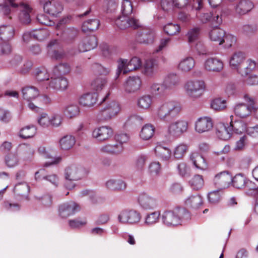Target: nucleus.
<instances>
[{"mask_svg": "<svg viewBox=\"0 0 258 258\" xmlns=\"http://www.w3.org/2000/svg\"><path fill=\"white\" fill-rule=\"evenodd\" d=\"M181 110L182 107L178 102L167 101L162 103L158 107L156 115L160 120L167 121L178 116Z\"/></svg>", "mask_w": 258, "mask_h": 258, "instance_id": "1", "label": "nucleus"}, {"mask_svg": "<svg viewBox=\"0 0 258 258\" xmlns=\"http://www.w3.org/2000/svg\"><path fill=\"white\" fill-rule=\"evenodd\" d=\"M163 223L168 227L181 225L190 219L189 213L184 208H177L165 211L161 216Z\"/></svg>", "mask_w": 258, "mask_h": 258, "instance_id": "2", "label": "nucleus"}, {"mask_svg": "<svg viewBox=\"0 0 258 258\" xmlns=\"http://www.w3.org/2000/svg\"><path fill=\"white\" fill-rule=\"evenodd\" d=\"M88 173L87 169L78 165L73 164L68 166L64 172L65 186L70 189L73 188L75 185L74 181L86 177Z\"/></svg>", "mask_w": 258, "mask_h": 258, "instance_id": "3", "label": "nucleus"}, {"mask_svg": "<svg viewBox=\"0 0 258 258\" xmlns=\"http://www.w3.org/2000/svg\"><path fill=\"white\" fill-rule=\"evenodd\" d=\"M188 127V122L185 119L179 118L172 121L167 126L165 137L167 139L179 138L187 132Z\"/></svg>", "mask_w": 258, "mask_h": 258, "instance_id": "4", "label": "nucleus"}, {"mask_svg": "<svg viewBox=\"0 0 258 258\" xmlns=\"http://www.w3.org/2000/svg\"><path fill=\"white\" fill-rule=\"evenodd\" d=\"M183 88L186 95L195 100L203 96L206 90V84L201 79H191L185 83Z\"/></svg>", "mask_w": 258, "mask_h": 258, "instance_id": "5", "label": "nucleus"}, {"mask_svg": "<svg viewBox=\"0 0 258 258\" xmlns=\"http://www.w3.org/2000/svg\"><path fill=\"white\" fill-rule=\"evenodd\" d=\"M120 110V104L116 101H111L102 106L97 113V117L101 121H109L116 117Z\"/></svg>", "mask_w": 258, "mask_h": 258, "instance_id": "6", "label": "nucleus"}, {"mask_svg": "<svg viewBox=\"0 0 258 258\" xmlns=\"http://www.w3.org/2000/svg\"><path fill=\"white\" fill-rule=\"evenodd\" d=\"M141 213L133 209L122 210L118 216V220L122 224L135 225L139 223L141 220Z\"/></svg>", "mask_w": 258, "mask_h": 258, "instance_id": "7", "label": "nucleus"}, {"mask_svg": "<svg viewBox=\"0 0 258 258\" xmlns=\"http://www.w3.org/2000/svg\"><path fill=\"white\" fill-rule=\"evenodd\" d=\"M113 130L108 125H101L95 127L92 132V138L99 143L109 140L113 136Z\"/></svg>", "mask_w": 258, "mask_h": 258, "instance_id": "8", "label": "nucleus"}, {"mask_svg": "<svg viewBox=\"0 0 258 258\" xmlns=\"http://www.w3.org/2000/svg\"><path fill=\"white\" fill-rule=\"evenodd\" d=\"M138 203L145 210H153L157 206V199L146 192H142L139 195Z\"/></svg>", "mask_w": 258, "mask_h": 258, "instance_id": "9", "label": "nucleus"}, {"mask_svg": "<svg viewBox=\"0 0 258 258\" xmlns=\"http://www.w3.org/2000/svg\"><path fill=\"white\" fill-rule=\"evenodd\" d=\"M213 120L209 116H201L195 123V130L199 134L210 131L213 127Z\"/></svg>", "mask_w": 258, "mask_h": 258, "instance_id": "10", "label": "nucleus"}, {"mask_svg": "<svg viewBox=\"0 0 258 258\" xmlns=\"http://www.w3.org/2000/svg\"><path fill=\"white\" fill-rule=\"evenodd\" d=\"M80 206L73 201L63 203L58 207V213L62 218H67L80 211Z\"/></svg>", "mask_w": 258, "mask_h": 258, "instance_id": "11", "label": "nucleus"}, {"mask_svg": "<svg viewBox=\"0 0 258 258\" xmlns=\"http://www.w3.org/2000/svg\"><path fill=\"white\" fill-rule=\"evenodd\" d=\"M115 24L121 29L128 27L136 29L141 26V23L139 20L134 17H130V16H124L123 15L115 20Z\"/></svg>", "mask_w": 258, "mask_h": 258, "instance_id": "12", "label": "nucleus"}, {"mask_svg": "<svg viewBox=\"0 0 258 258\" xmlns=\"http://www.w3.org/2000/svg\"><path fill=\"white\" fill-rule=\"evenodd\" d=\"M223 62L219 58L210 57L204 61V68L209 72H220L223 69Z\"/></svg>", "mask_w": 258, "mask_h": 258, "instance_id": "13", "label": "nucleus"}, {"mask_svg": "<svg viewBox=\"0 0 258 258\" xmlns=\"http://www.w3.org/2000/svg\"><path fill=\"white\" fill-rule=\"evenodd\" d=\"M197 16L199 18L200 20L204 23L211 21L213 24L219 25L222 22L220 11L203 13L201 14L199 16L197 14Z\"/></svg>", "mask_w": 258, "mask_h": 258, "instance_id": "14", "label": "nucleus"}, {"mask_svg": "<svg viewBox=\"0 0 258 258\" xmlns=\"http://www.w3.org/2000/svg\"><path fill=\"white\" fill-rule=\"evenodd\" d=\"M141 85L142 81L139 77H130L124 83L123 88L126 93H132L139 90Z\"/></svg>", "mask_w": 258, "mask_h": 258, "instance_id": "15", "label": "nucleus"}, {"mask_svg": "<svg viewBox=\"0 0 258 258\" xmlns=\"http://www.w3.org/2000/svg\"><path fill=\"white\" fill-rule=\"evenodd\" d=\"M245 56L241 51H235L230 56L229 63L230 68L237 72L244 62Z\"/></svg>", "mask_w": 258, "mask_h": 258, "instance_id": "16", "label": "nucleus"}, {"mask_svg": "<svg viewBox=\"0 0 258 258\" xmlns=\"http://www.w3.org/2000/svg\"><path fill=\"white\" fill-rule=\"evenodd\" d=\"M233 186L237 188L247 187L250 190H254L256 188L254 183L241 174L236 175L231 180Z\"/></svg>", "mask_w": 258, "mask_h": 258, "instance_id": "17", "label": "nucleus"}, {"mask_svg": "<svg viewBox=\"0 0 258 258\" xmlns=\"http://www.w3.org/2000/svg\"><path fill=\"white\" fill-rule=\"evenodd\" d=\"M44 11L53 16H57L63 10V6L59 2L48 1L43 6Z\"/></svg>", "mask_w": 258, "mask_h": 258, "instance_id": "18", "label": "nucleus"}, {"mask_svg": "<svg viewBox=\"0 0 258 258\" xmlns=\"http://www.w3.org/2000/svg\"><path fill=\"white\" fill-rule=\"evenodd\" d=\"M18 6L17 7H13V8H19L21 13L19 18L22 23L23 24H28L31 21L30 13L32 12V9L30 6L25 3H16Z\"/></svg>", "mask_w": 258, "mask_h": 258, "instance_id": "19", "label": "nucleus"}, {"mask_svg": "<svg viewBox=\"0 0 258 258\" xmlns=\"http://www.w3.org/2000/svg\"><path fill=\"white\" fill-rule=\"evenodd\" d=\"M69 86L67 79L62 76H58L51 79L49 83V87L56 91H64Z\"/></svg>", "mask_w": 258, "mask_h": 258, "instance_id": "20", "label": "nucleus"}, {"mask_svg": "<svg viewBox=\"0 0 258 258\" xmlns=\"http://www.w3.org/2000/svg\"><path fill=\"white\" fill-rule=\"evenodd\" d=\"M105 186L109 190L120 191L126 188V184L122 179L111 178L105 182Z\"/></svg>", "mask_w": 258, "mask_h": 258, "instance_id": "21", "label": "nucleus"}, {"mask_svg": "<svg viewBox=\"0 0 258 258\" xmlns=\"http://www.w3.org/2000/svg\"><path fill=\"white\" fill-rule=\"evenodd\" d=\"M143 73L148 77H152L157 72L158 63L155 59L149 58L145 61L143 67Z\"/></svg>", "mask_w": 258, "mask_h": 258, "instance_id": "22", "label": "nucleus"}, {"mask_svg": "<svg viewBox=\"0 0 258 258\" xmlns=\"http://www.w3.org/2000/svg\"><path fill=\"white\" fill-rule=\"evenodd\" d=\"M97 102V95L94 93H88L81 95L79 99V104L84 107H93Z\"/></svg>", "mask_w": 258, "mask_h": 258, "instance_id": "23", "label": "nucleus"}, {"mask_svg": "<svg viewBox=\"0 0 258 258\" xmlns=\"http://www.w3.org/2000/svg\"><path fill=\"white\" fill-rule=\"evenodd\" d=\"M232 135V127L223 123H219L216 128V135L221 140H227Z\"/></svg>", "mask_w": 258, "mask_h": 258, "instance_id": "24", "label": "nucleus"}, {"mask_svg": "<svg viewBox=\"0 0 258 258\" xmlns=\"http://www.w3.org/2000/svg\"><path fill=\"white\" fill-rule=\"evenodd\" d=\"M247 104L244 103H239L236 104L233 107V111L236 116L240 118H246L253 112Z\"/></svg>", "mask_w": 258, "mask_h": 258, "instance_id": "25", "label": "nucleus"}, {"mask_svg": "<svg viewBox=\"0 0 258 258\" xmlns=\"http://www.w3.org/2000/svg\"><path fill=\"white\" fill-rule=\"evenodd\" d=\"M123 150L122 145L116 142L103 145L100 148L101 152L113 155L119 154L122 152Z\"/></svg>", "mask_w": 258, "mask_h": 258, "instance_id": "26", "label": "nucleus"}, {"mask_svg": "<svg viewBox=\"0 0 258 258\" xmlns=\"http://www.w3.org/2000/svg\"><path fill=\"white\" fill-rule=\"evenodd\" d=\"M195 66V60L191 56H186L182 58L177 65L179 71L187 73L190 71Z\"/></svg>", "mask_w": 258, "mask_h": 258, "instance_id": "27", "label": "nucleus"}, {"mask_svg": "<svg viewBox=\"0 0 258 258\" xmlns=\"http://www.w3.org/2000/svg\"><path fill=\"white\" fill-rule=\"evenodd\" d=\"M22 93L23 98L27 102H31L39 95L37 88L33 86H26L22 88Z\"/></svg>", "mask_w": 258, "mask_h": 258, "instance_id": "28", "label": "nucleus"}, {"mask_svg": "<svg viewBox=\"0 0 258 258\" xmlns=\"http://www.w3.org/2000/svg\"><path fill=\"white\" fill-rule=\"evenodd\" d=\"M231 175L228 172L224 171L216 175L214 181L215 184L224 187L231 182Z\"/></svg>", "mask_w": 258, "mask_h": 258, "instance_id": "29", "label": "nucleus"}, {"mask_svg": "<svg viewBox=\"0 0 258 258\" xmlns=\"http://www.w3.org/2000/svg\"><path fill=\"white\" fill-rule=\"evenodd\" d=\"M97 45L96 37L91 36L84 39L82 43L79 45L78 49L80 52H83L95 48Z\"/></svg>", "mask_w": 258, "mask_h": 258, "instance_id": "30", "label": "nucleus"}, {"mask_svg": "<svg viewBox=\"0 0 258 258\" xmlns=\"http://www.w3.org/2000/svg\"><path fill=\"white\" fill-rule=\"evenodd\" d=\"M15 35V29L10 25H3L0 26V38L4 42L12 40Z\"/></svg>", "mask_w": 258, "mask_h": 258, "instance_id": "31", "label": "nucleus"}, {"mask_svg": "<svg viewBox=\"0 0 258 258\" xmlns=\"http://www.w3.org/2000/svg\"><path fill=\"white\" fill-rule=\"evenodd\" d=\"M153 103V97L148 94L140 96L137 100L138 107L143 110H147L151 108Z\"/></svg>", "mask_w": 258, "mask_h": 258, "instance_id": "32", "label": "nucleus"}, {"mask_svg": "<svg viewBox=\"0 0 258 258\" xmlns=\"http://www.w3.org/2000/svg\"><path fill=\"white\" fill-rule=\"evenodd\" d=\"M190 159L193 165L197 168L204 170L207 167V164L202 156L197 153H193L190 156Z\"/></svg>", "mask_w": 258, "mask_h": 258, "instance_id": "33", "label": "nucleus"}, {"mask_svg": "<svg viewBox=\"0 0 258 258\" xmlns=\"http://www.w3.org/2000/svg\"><path fill=\"white\" fill-rule=\"evenodd\" d=\"M76 143L75 138L71 135L62 137L59 141V146L63 150H69L73 148Z\"/></svg>", "mask_w": 258, "mask_h": 258, "instance_id": "34", "label": "nucleus"}, {"mask_svg": "<svg viewBox=\"0 0 258 258\" xmlns=\"http://www.w3.org/2000/svg\"><path fill=\"white\" fill-rule=\"evenodd\" d=\"M37 152L38 154L45 158V159H51V160L49 163H46L45 164V166H47L50 165L55 164L59 163L61 160V158L58 157L56 158H52L51 155L49 153L48 151L46 149V147L44 146H40L38 148Z\"/></svg>", "mask_w": 258, "mask_h": 258, "instance_id": "35", "label": "nucleus"}, {"mask_svg": "<svg viewBox=\"0 0 258 258\" xmlns=\"http://www.w3.org/2000/svg\"><path fill=\"white\" fill-rule=\"evenodd\" d=\"M155 152L156 156L163 161L169 160L171 156L170 150L161 145H158L155 147Z\"/></svg>", "mask_w": 258, "mask_h": 258, "instance_id": "36", "label": "nucleus"}, {"mask_svg": "<svg viewBox=\"0 0 258 258\" xmlns=\"http://www.w3.org/2000/svg\"><path fill=\"white\" fill-rule=\"evenodd\" d=\"M253 8L252 4L248 1H240L235 6V11L239 15H244Z\"/></svg>", "mask_w": 258, "mask_h": 258, "instance_id": "37", "label": "nucleus"}, {"mask_svg": "<svg viewBox=\"0 0 258 258\" xmlns=\"http://www.w3.org/2000/svg\"><path fill=\"white\" fill-rule=\"evenodd\" d=\"M36 127L33 125H27L21 129L19 136L22 139H27L33 138L36 134Z\"/></svg>", "mask_w": 258, "mask_h": 258, "instance_id": "38", "label": "nucleus"}, {"mask_svg": "<svg viewBox=\"0 0 258 258\" xmlns=\"http://www.w3.org/2000/svg\"><path fill=\"white\" fill-rule=\"evenodd\" d=\"M185 204L188 207L197 209L203 204V198L199 195H191L185 199Z\"/></svg>", "mask_w": 258, "mask_h": 258, "instance_id": "39", "label": "nucleus"}, {"mask_svg": "<svg viewBox=\"0 0 258 258\" xmlns=\"http://www.w3.org/2000/svg\"><path fill=\"white\" fill-rule=\"evenodd\" d=\"M224 35L225 32L224 30L218 28H214L209 33L210 39L213 41L217 42L219 45L222 44L223 37Z\"/></svg>", "mask_w": 258, "mask_h": 258, "instance_id": "40", "label": "nucleus"}, {"mask_svg": "<svg viewBox=\"0 0 258 258\" xmlns=\"http://www.w3.org/2000/svg\"><path fill=\"white\" fill-rule=\"evenodd\" d=\"M35 178L36 180L46 179L55 186H57L58 184V178L55 174L45 176L44 170H40L37 171L35 174Z\"/></svg>", "mask_w": 258, "mask_h": 258, "instance_id": "41", "label": "nucleus"}, {"mask_svg": "<svg viewBox=\"0 0 258 258\" xmlns=\"http://www.w3.org/2000/svg\"><path fill=\"white\" fill-rule=\"evenodd\" d=\"M160 216L159 211L148 213L145 217L144 224L148 226L154 225L159 222Z\"/></svg>", "mask_w": 258, "mask_h": 258, "instance_id": "42", "label": "nucleus"}, {"mask_svg": "<svg viewBox=\"0 0 258 258\" xmlns=\"http://www.w3.org/2000/svg\"><path fill=\"white\" fill-rule=\"evenodd\" d=\"M155 128L151 124H146L142 128L140 137L145 141L150 139L154 135Z\"/></svg>", "mask_w": 258, "mask_h": 258, "instance_id": "43", "label": "nucleus"}, {"mask_svg": "<svg viewBox=\"0 0 258 258\" xmlns=\"http://www.w3.org/2000/svg\"><path fill=\"white\" fill-rule=\"evenodd\" d=\"M5 165L8 168H14L19 163V158L17 154L10 153L7 155L4 158Z\"/></svg>", "mask_w": 258, "mask_h": 258, "instance_id": "44", "label": "nucleus"}, {"mask_svg": "<svg viewBox=\"0 0 258 258\" xmlns=\"http://www.w3.org/2000/svg\"><path fill=\"white\" fill-rule=\"evenodd\" d=\"M188 146L184 143L177 145L173 151V157L177 159L182 158L188 151Z\"/></svg>", "mask_w": 258, "mask_h": 258, "instance_id": "45", "label": "nucleus"}, {"mask_svg": "<svg viewBox=\"0 0 258 258\" xmlns=\"http://www.w3.org/2000/svg\"><path fill=\"white\" fill-rule=\"evenodd\" d=\"M80 110L78 105L75 103H71L64 107V112L70 118L75 117L80 114Z\"/></svg>", "mask_w": 258, "mask_h": 258, "instance_id": "46", "label": "nucleus"}, {"mask_svg": "<svg viewBox=\"0 0 258 258\" xmlns=\"http://www.w3.org/2000/svg\"><path fill=\"white\" fill-rule=\"evenodd\" d=\"M188 183L193 189L199 190L203 186L204 180L202 175L196 174L190 178Z\"/></svg>", "mask_w": 258, "mask_h": 258, "instance_id": "47", "label": "nucleus"}, {"mask_svg": "<svg viewBox=\"0 0 258 258\" xmlns=\"http://www.w3.org/2000/svg\"><path fill=\"white\" fill-rule=\"evenodd\" d=\"M19 150L26 160H30L34 154V149L30 145L24 144L19 146Z\"/></svg>", "mask_w": 258, "mask_h": 258, "instance_id": "48", "label": "nucleus"}, {"mask_svg": "<svg viewBox=\"0 0 258 258\" xmlns=\"http://www.w3.org/2000/svg\"><path fill=\"white\" fill-rule=\"evenodd\" d=\"M257 66L255 61L249 59L247 60V64L246 67L243 69H241V68L238 71V73L242 77H246L250 74L256 68Z\"/></svg>", "mask_w": 258, "mask_h": 258, "instance_id": "49", "label": "nucleus"}, {"mask_svg": "<svg viewBox=\"0 0 258 258\" xmlns=\"http://www.w3.org/2000/svg\"><path fill=\"white\" fill-rule=\"evenodd\" d=\"M107 83V79L105 77H99L92 82L91 85L96 91H101L106 86Z\"/></svg>", "mask_w": 258, "mask_h": 258, "instance_id": "50", "label": "nucleus"}, {"mask_svg": "<svg viewBox=\"0 0 258 258\" xmlns=\"http://www.w3.org/2000/svg\"><path fill=\"white\" fill-rule=\"evenodd\" d=\"M117 69L116 72V78H118L120 73L122 72L123 73L126 74L131 71H128V61L125 59H119L118 61Z\"/></svg>", "mask_w": 258, "mask_h": 258, "instance_id": "51", "label": "nucleus"}, {"mask_svg": "<svg viewBox=\"0 0 258 258\" xmlns=\"http://www.w3.org/2000/svg\"><path fill=\"white\" fill-rule=\"evenodd\" d=\"M230 125L232 127V131L237 134H241L246 132V125L242 121H235L234 123L231 121Z\"/></svg>", "mask_w": 258, "mask_h": 258, "instance_id": "52", "label": "nucleus"}, {"mask_svg": "<svg viewBox=\"0 0 258 258\" xmlns=\"http://www.w3.org/2000/svg\"><path fill=\"white\" fill-rule=\"evenodd\" d=\"M148 171L151 176H157L161 171V164L158 162H152L148 166Z\"/></svg>", "mask_w": 258, "mask_h": 258, "instance_id": "53", "label": "nucleus"}, {"mask_svg": "<svg viewBox=\"0 0 258 258\" xmlns=\"http://www.w3.org/2000/svg\"><path fill=\"white\" fill-rule=\"evenodd\" d=\"M99 26V22L97 19L89 20L85 21L83 24V31H93L97 30Z\"/></svg>", "mask_w": 258, "mask_h": 258, "instance_id": "54", "label": "nucleus"}, {"mask_svg": "<svg viewBox=\"0 0 258 258\" xmlns=\"http://www.w3.org/2000/svg\"><path fill=\"white\" fill-rule=\"evenodd\" d=\"M70 71V67L67 63H60L54 67L53 73L55 75H62L69 73Z\"/></svg>", "mask_w": 258, "mask_h": 258, "instance_id": "55", "label": "nucleus"}, {"mask_svg": "<svg viewBox=\"0 0 258 258\" xmlns=\"http://www.w3.org/2000/svg\"><path fill=\"white\" fill-rule=\"evenodd\" d=\"M180 28L178 25L168 23L164 27V32L169 35H174L178 34Z\"/></svg>", "mask_w": 258, "mask_h": 258, "instance_id": "56", "label": "nucleus"}, {"mask_svg": "<svg viewBox=\"0 0 258 258\" xmlns=\"http://www.w3.org/2000/svg\"><path fill=\"white\" fill-rule=\"evenodd\" d=\"M211 107L215 110H222L226 108V101L221 98H216L212 101Z\"/></svg>", "mask_w": 258, "mask_h": 258, "instance_id": "57", "label": "nucleus"}, {"mask_svg": "<svg viewBox=\"0 0 258 258\" xmlns=\"http://www.w3.org/2000/svg\"><path fill=\"white\" fill-rule=\"evenodd\" d=\"M121 11L124 16H130L133 12V7L131 1L123 0L122 2Z\"/></svg>", "mask_w": 258, "mask_h": 258, "instance_id": "58", "label": "nucleus"}, {"mask_svg": "<svg viewBox=\"0 0 258 258\" xmlns=\"http://www.w3.org/2000/svg\"><path fill=\"white\" fill-rule=\"evenodd\" d=\"M148 160V157L145 155H140L137 157L135 161V168L138 171H142Z\"/></svg>", "mask_w": 258, "mask_h": 258, "instance_id": "59", "label": "nucleus"}, {"mask_svg": "<svg viewBox=\"0 0 258 258\" xmlns=\"http://www.w3.org/2000/svg\"><path fill=\"white\" fill-rule=\"evenodd\" d=\"M10 7L12 8L8 3L7 0H6L4 4H0V14L9 19H11L12 10Z\"/></svg>", "mask_w": 258, "mask_h": 258, "instance_id": "60", "label": "nucleus"}, {"mask_svg": "<svg viewBox=\"0 0 258 258\" xmlns=\"http://www.w3.org/2000/svg\"><path fill=\"white\" fill-rule=\"evenodd\" d=\"M30 190L29 186L26 182L17 184L14 188L15 191L18 195H25L27 194Z\"/></svg>", "mask_w": 258, "mask_h": 258, "instance_id": "61", "label": "nucleus"}, {"mask_svg": "<svg viewBox=\"0 0 258 258\" xmlns=\"http://www.w3.org/2000/svg\"><path fill=\"white\" fill-rule=\"evenodd\" d=\"M200 31V28L198 27L194 28L188 31L186 36L189 43L195 42L198 39Z\"/></svg>", "mask_w": 258, "mask_h": 258, "instance_id": "62", "label": "nucleus"}, {"mask_svg": "<svg viewBox=\"0 0 258 258\" xmlns=\"http://www.w3.org/2000/svg\"><path fill=\"white\" fill-rule=\"evenodd\" d=\"M155 36L154 32H151L149 37H147V32H142L138 37V41L141 43H149L152 42Z\"/></svg>", "mask_w": 258, "mask_h": 258, "instance_id": "63", "label": "nucleus"}, {"mask_svg": "<svg viewBox=\"0 0 258 258\" xmlns=\"http://www.w3.org/2000/svg\"><path fill=\"white\" fill-rule=\"evenodd\" d=\"M128 71H134L140 69L142 66V61L138 57H133L130 61H128Z\"/></svg>", "mask_w": 258, "mask_h": 258, "instance_id": "64", "label": "nucleus"}]
</instances>
